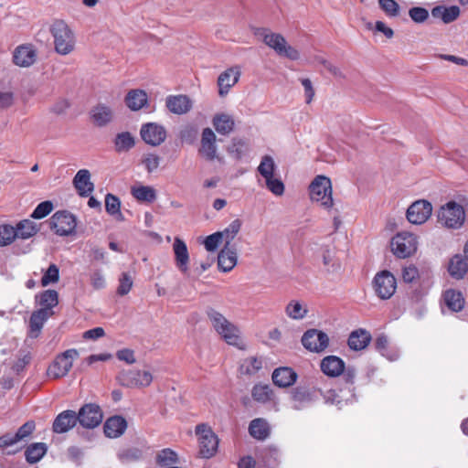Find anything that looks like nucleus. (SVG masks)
I'll use <instances>...</instances> for the list:
<instances>
[{"label": "nucleus", "instance_id": "1", "mask_svg": "<svg viewBox=\"0 0 468 468\" xmlns=\"http://www.w3.org/2000/svg\"><path fill=\"white\" fill-rule=\"evenodd\" d=\"M206 314L211 326L225 343L239 350L246 349V343L237 324L214 308H208Z\"/></svg>", "mask_w": 468, "mask_h": 468}, {"label": "nucleus", "instance_id": "2", "mask_svg": "<svg viewBox=\"0 0 468 468\" xmlns=\"http://www.w3.org/2000/svg\"><path fill=\"white\" fill-rule=\"evenodd\" d=\"M55 51L59 55H69L74 51L76 37L73 30L63 19H55L49 26Z\"/></svg>", "mask_w": 468, "mask_h": 468}, {"label": "nucleus", "instance_id": "3", "mask_svg": "<svg viewBox=\"0 0 468 468\" xmlns=\"http://www.w3.org/2000/svg\"><path fill=\"white\" fill-rule=\"evenodd\" d=\"M310 197L313 201L318 202L325 209L334 206L332 183L325 176H317L309 186Z\"/></svg>", "mask_w": 468, "mask_h": 468}, {"label": "nucleus", "instance_id": "4", "mask_svg": "<svg viewBox=\"0 0 468 468\" xmlns=\"http://www.w3.org/2000/svg\"><path fill=\"white\" fill-rule=\"evenodd\" d=\"M390 248L393 254L405 259L414 254L418 249L417 236L410 232H399L390 241Z\"/></svg>", "mask_w": 468, "mask_h": 468}, {"label": "nucleus", "instance_id": "5", "mask_svg": "<svg viewBox=\"0 0 468 468\" xmlns=\"http://www.w3.org/2000/svg\"><path fill=\"white\" fill-rule=\"evenodd\" d=\"M465 219L463 207L455 201H450L442 206L438 214V220L449 229H459Z\"/></svg>", "mask_w": 468, "mask_h": 468}, {"label": "nucleus", "instance_id": "6", "mask_svg": "<svg viewBox=\"0 0 468 468\" xmlns=\"http://www.w3.org/2000/svg\"><path fill=\"white\" fill-rule=\"evenodd\" d=\"M196 434L199 443V453L204 458H210L218 451V438L212 429L201 423L196 427Z\"/></svg>", "mask_w": 468, "mask_h": 468}, {"label": "nucleus", "instance_id": "7", "mask_svg": "<svg viewBox=\"0 0 468 468\" xmlns=\"http://www.w3.org/2000/svg\"><path fill=\"white\" fill-rule=\"evenodd\" d=\"M372 288L379 299H390L397 290V279L389 271H378L372 281Z\"/></svg>", "mask_w": 468, "mask_h": 468}, {"label": "nucleus", "instance_id": "8", "mask_svg": "<svg viewBox=\"0 0 468 468\" xmlns=\"http://www.w3.org/2000/svg\"><path fill=\"white\" fill-rule=\"evenodd\" d=\"M78 356L79 353L76 349H68L57 356L47 370L48 376L55 379L65 377L71 369L73 360Z\"/></svg>", "mask_w": 468, "mask_h": 468}, {"label": "nucleus", "instance_id": "9", "mask_svg": "<svg viewBox=\"0 0 468 468\" xmlns=\"http://www.w3.org/2000/svg\"><path fill=\"white\" fill-rule=\"evenodd\" d=\"M50 229L59 236H69L75 232L76 217L69 211L59 210L53 214L49 221Z\"/></svg>", "mask_w": 468, "mask_h": 468}, {"label": "nucleus", "instance_id": "10", "mask_svg": "<svg viewBox=\"0 0 468 468\" xmlns=\"http://www.w3.org/2000/svg\"><path fill=\"white\" fill-rule=\"evenodd\" d=\"M117 380L123 387L144 388L152 383L153 376L144 370H122L118 374Z\"/></svg>", "mask_w": 468, "mask_h": 468}, {"label": "nucleus", "instance_id": "11", "mask_svg": "<svg viewBox=\"0 0 468 468\" xmlns=\"http://www.w3.org/2000/svg\"><path fill=\"white\" fill-rule=\"evenodd\" d=\"M263 42L274 49L280 56L286 57L292 60H297L300 58L298 50L288 45L281 34L267 33L263 37Z\"/></svg>", "mask_w": 468, "mask_h": 468}, {"label": "nucleus", "instance_id": "12", "mask_svg": "<svg viewBox=\"0 0 468 468\" xmlns=\"http://www.w3.org/2000/svg\"><path fill=\"white\" fill-rule=\"evenodd\" d=\"M77 414L79 423L86 429H93L99 426L103 419L101 408L92 403L83 405Z\"/></svg>", "mask_w": 468, "mask_h": 468}, {"label": "nucleus", "instance_id": "13", "mask_svg": "<svg viewBox=\"0 0 468 468\" xmlns=\"http://www.w3.org/2000/svg\"><path fill=\"white\" fill-rule=\"evenodd\" d=\"M140 135L145 144L158 146L165 141L166 130L156 122H147L142 125Z\"/></svg>", "mask_w": 468, "mask_h": 468}, {"label": "nucleus", "instance_id": "14", "mask_svg": "<svg viewBox=\"0 0 468 468\" xmlns=\"http://www.w3.org/2000/svg\"><path fill=\"white\" fill-rule=\"evenodd\" d=\"M302 344L309 351L320 353L328 346L329 337L322 331L309 329L303 334Z\"/></svg>", "mask_w": 468, "mask_h": 468}, {"label": "nucleus", "instance_id": "15", "mask_svg": "<svg viewBox=\"0 0 468 468\" xmlns=\"http://www.w3.org/2000/svg\"><path fill=\"white\" fill-rule=\"evenodd\" d=\"M432 212L431 204L424 199L415 201L407 210L408 220L415 225L423 224L428 220Z\"/></svg>", "mask_w": 468, "mask_h": 468}, {"label": "nucleus", "instance_id": "16", "mask_svg": "<svg viewBox=\"0 0 468 468\" xmlns=\"http://www.w3.org/2000/svg\"><path fill=\"white\" fill-rule=\"evenodd\" d=\"M79 422L78 414L71 410H66L57 415L52 423V431L62 434L72 430Z\"/></svg>", "mask_w": 468, "mask_h": 468}, {"label": "nucleus", "instance_id": "17", "mask_svg": "<svg viewBox=\"0 0 468 468\" xmlns=\"http://www.w3.org/2000/svg\"><path fill=\"white\" fill-rule=\"evenodd\" d=\"M37 50L31 44H24L16 48L13 53V62L16 66L27 68L35 63Z\"/></svg>", "mask_w": 468, "mask_h": 468}, {"label": "nucleus", "instance_id": "18", "mask_svg": "<svg viewBox=\"0 0 468 468\" xmlns=\"http://www.w3.org/2000/svg\"><path fill=\"white\" fill-rule=\"evenodd\" d=\"M240 69L239 67H231L223 71L218 78V94L224 97L229 90L239 81Z\"/></svg>", "mask_w": 468, "mask_h": 468}, {"label": "nucleus", "instance_id": "19", "mask_svg": "<svg viewBox=\"0 0 468 468\" xmlns=\"http://www.w3.org/2000/svg\"><path fill=\"white\" fill-rule=\"evenodd\" d=\"M192 105L190 98L184 94L169 95L165 99L167 110L176 115L187 113L192 109Z\"/></svg>", "mask_w": 468, "mask_h": 468}, {"label": "nucleus", "instance_id": "20", "mask_svg": "<svg viewBox=\"0 0 468 468\" xmlns=\"http://www.w3.org/2000/svg\"><path fill=\"white\" fill-rule=\"evenodd\" d=\"M73 185L80 197H87L94 190V185L90 181V173L87 169H80L73 178Z\"/></svg>", "mask_w": 468, "mask_h": 468}, {"label": "nucleus", "instance_id": "21", "mask_svg": "<svg viewBox=\"0 0 468 468\" xmlns=\"http://www.w3.org/2000/svg\"><path fill=\"white\" fill-rule=\"evenodd\" d=\"M271 378L275 386L288 388L296 382L298 375L292 367H282L273 371Z\"/></svg>", "mask_w": 468, "mask_h": 468}, {"label": "nucleus", "instance_id": "22", "mask_svg": "<svg viewBox=\"0 0 468 468\" xmlns=\"http://www.w3.org/2000/svg\"><path fill=\"white\" fill-rule=\"evenodd\" d=\"M216 135L210 128H205L202 132L201 147L199 153L209 161L216 158Z\"/></svg>", "mask_w": 468, "mask_h": 468}, {"label": "nucleus", "instance_id": "23", "mask_svg": "<svg viewBox=\"0 0 468 468\" xmlns=\"http://www.w3.org/2000/svg\"><path fill=\"white\" fill-rule=\"evenodd\" d=\"M237 250L235 247L224 245L218 255V266L223 272L230 271L237 264Z\"/></svg>", "mask_w": 468, "mask_h": 468}, {"label": "nucleus", "instance_id": "24", "mask_svg": "<svg viewBox=\"0 0 468 468\" xmlns=\"http://www.w3.org/2000/svg\"><path fill=\"white\" fill-rule=\"evenodd\" d=\"M321 370L328 377H338L345 371V362L336 356H327L321 361Z\"/></svg>", "mask_w": 468, "mask_h": 468}, {"label": "nucleus", "instance_id": "25", "mask_svg": "<svg viewBox=\"0 0 468 468\" xmlns=\"http://www.w3.org/2000/svg\"><path fill=\"white\" fill-rule=\"evenodd\" d=\"M127 422L122 416L109 418L103 426L104 433L109 438H117L126 430Z\"/></svg>", "mask_w": 468, "mask_h": 468}, {"label": "nucleus", "instance_id": "26", "mask_svg": "<svg viewBox=\"0 0 468 468\" xmlns=\"http://www.w3.org/2000/svg\"><path fill=\"white\" fill-rule=\"evenodd\" d=\"M125 104L131 111H139L148 103V95L144 90H131L125 96Z\"/></svg>", "mask_w": 468, "mask_h": 468}, {"label": "nucleus", "instance_id": "27", "mask_svg": "<svg viewBox=\"0 0 468 468\" xmlns=\"http://www.w3.org/2000/svg\"><path fill=\"white\" fill-rule=\"evenodd\" d=\"M431 16L441 19L444 24H449L459 17L460 8L457 5H437L431 9Z\"/></svg>", "mask_w": 468, "mask_h": 468}, {"label": "nucleus", "instance_id": "28", "mask_svg": "<svg viewBox=\"0 0 468 468\" xmlns=\"http://www.w3.org/2000/svg\"><path fill=\"white\" fill-rule=\"evenodd\" d=\"M371 341V335L364 330L357 329L353 331L348 337V346L355 351L366 348Z\"/></svg>", "mask_w": 468, "mask_h": 468}, {"label": "nucleus", "instance_id": "29", "mask_svg": "<svg viewBox=\"0 0 468 468\" xmlns=\"http://www.w3.org/2000/svg\"><path fill=\"white\" fill-rule=\"evenodd\" d=\"M173 249L176 256V266L182 272L186 273L188 270L187 264L189 260L186 243L182 239L176 238L175 239Z\"/></svg>", "mask_w": 468, "mask_h": 468}, {"label": "nucleus", "instance_id": "30", "mask_svg": "<svg viewBox=\"0 0 468 468\" xmlns=\"http://www.w3.org/2000/svg\"><path fill=\"white\" fill-rule=\"evenodd\" d=\"M52 314L46 309H39L35 311L29 320L30 336L37 337L43 327L44 323Z\"/></svg>", "mask_w": 468, "mask_h": 468}, {"label": "nucleus", "instance_id": "31", "mask_svg": "<svg viewBox=\"0 0 468 468\" xmlns=\"http://www.w3.org/2000/svg\"><path fill=\"white\" fill-rule=\"evenodd\" d=\"M14 229L16 239H28L39 231V227L30 219L20 220Z\"/></svg>", "mask_w": 468, "mask_h": 468}, {"label": "nucleus", "instance_id": "32", "mask_svg": "<svg viewBox=\"0 0 468 468\" xmlns=\"http://www.w3.org/2000/svg\"><path fill=\"white\" fill-rule=\"evenodd\" d=\"M249 433L251 437L259 441L267 439L270 435L268 422L262 418L252 420L249 425Z\"/></svg>", "mask_w": 468, "mask_h": 468}, {"label": "nucleus", "instance_id": "33", "mask_svg": "<svg viewBox=\"0 0 468 468\" xmlns=\"http://www.w3.org/2000/svg\"><path fill=\"white\" fill-rule=\"evenodd\" d=\"M446 306L452 312H460L464 307V298L460 291L454 289L446 290L443 293Z\"/></svg>", "mask_w": 468, "mask_h": 468}, {"label": "nucleus", "instance_id": "34", "mask_svg": "<svg viewBox=\"0 0 468 468\" xmlns=\"http://www.w3.org/2000/svg\"><path fill=\"white\" fill-rule=\"evenodd\" d=\"M448 271L452 278L461 280L468 271V264L461 255L456 254L450 260Z\"/></svg>", "mask_w": 468, "mask_h": 468}, {"label": "nucleus", "instance_id": "35", "mask_svg": "<svg viewBox=\"0 0 468 468\" xmlns=\"http://www.w3.org/2000/svg\"><path fill=\"white\" fill-rule=\"evenodd\" d=\"M48 446L45 442H34L29 444L25 451V457L28 463L34 464L39 462L47 453Z\"/></svg>", "mask_w": 468, "mask_h": 468}, {"label": "nucleus", "instance_id": "36", "mask_svg": "<svg viewBox=\"0 0 468 468\" xmlns=\"http://www.w3.org/2000/svg\"><path fill=\"white\" fill-rule=\"evenodd\" d=\"M91 118L96 125L104 126L112 119V109L103 104L97 105L91 111Z\"/></svg>", "mask_w": 468, "mask_h": 468}, {"label": "nucleus", "instance_id": "37", "mask_svg": "<svg viewBox=\"0 0 468 468\" xmlns=\"http://www.w3.org/2000/svg\"><path fill=\"white\" fill-rule=\"evenodd\" d=\"M262 368V360L256 356H249L243 359L239 371L241 375L254 376Z\"/></svg>", "mask_w": 468, "mask_h": 468}, {"label": "nucleus", "instance_id": "38", "mask_svg": "<svg viewBox=\"0 0 468 468\" xmlns=\"http://www.w3.org/2000/svg\"><path fill=\"white\" fill-rule=\"evenodd\" d=\"M234 120L231 116L221 113L213 118V125L216 131L220 134H229L234 128Z\"/></svg>", "mask_w": 468, "mask_h": 468}, {"label": "nucleus", "instance_id": "39", "mask_svg": "<svg viewBox=\"0 0 468 468\" xmlns=\"http://www.w3.org/2000/svg\"><path fill=\"white\" fill-rule=\"evenodd\" d=\"M133 197L140 202L152 203L156 199L154 188L149 186H138L131 188Z\"/></svg>", "mask_w": 468, "mask_h": 468}, {"label": "nucleus", "instance_id": "40", "mask_svg": "<svg viewBox=\"0 0 468 468\" xmlns=\"http://www.w3.org/2000/svg\"><path fill=\"white\" fill-rule=\"evenodd\" d=\"M251 397L255 401L265 404L272 399L273 391L269 385L259 383L253 386Z\"/></svg>", "mask_w": 468, "mask_h": 468}, {"label": "nucleus", "instance_id": "41", "mask_svg": "<svg viewBox=\"0 0 468 468\" xmlns=\"http://www.w3.org/2000/svg\"><path fill=\"white\" fill-rule=\"evenodd\" d=\"M105 209L108 214L114 217L117 220H123V215L121 212V201L116 196L112 194L106 195Z\"/></svg>", "mask_w": 468, "mask_h": 468}, {"label": "nucleus", "instance_id": "42", "mask_svg": "<svg viewBox=\"0 0 468 468\" xmlns=\"http://www.w3.org/2000/svg\"><path fill=\"white\" fill-rule=\"evenodd\" d=\"M134 144V139L128 132L118 133L114 140L115 150L119 153L130 150Z\"/></svg>", "mask_w": 468, "mask_h": 468}, {"label": "nucleus", "instance_id": "43", "mask_svg": "<svg viewBox=\"0 0 468 468\" xmlns=\"http://www.w3.org/2000/svg\"><path fill=\"white\" fill-rule=\"evenodd\" d=\"M39 304L41 309H46L49 312L58 303V294L55 290H46L38 296Z\"/></svg>", "mask_w": 468, "mask_h": 468}, {"label": "nucleus", "instance_id": "44", "mask_svg": "<svg viewBox=\"0 0 468 468\" xmlns=\"http://www.w3.org/2000/svg\"><path fill=\"white\" fill-rule=\"evenodd\" d=\"M307 308L295 300L291 301L285 308L286 314L294 320L303 319L307 314Z\"/></svg>", "mask_w": 468, "mask_h": 468}, {"label": "nucleus", "instance_id": "45", "mask_svg": "<svg viewBox=\"0 0 468 468\" xmlns=\"http://www.w3.org/2000/svg\"><path fill=\"white\" fill-rule=\"evenodd\" d=\"M241 221L239 219L233 220L223 231H218L221 233V237L223 241H225V245L229 247H233L231 242L233 241L236 235L240 230Z\"/></svg>", "mask_w": 468, "mask_h": 468}, {"label": "nucleus", "instance_id": "46", "mask_svg": "<svg viewBox=\"0 0 468 468\" xmlns=\"http://www.w3.org/2000/svg\"><path fill=\"white\" fill-rule=\"evenodd\" d=\"M262 461L267 467H275L281 463L282 454L280 451L273 447H269L262 452Z\"/></svg>", "mask_w": 468, "mask_h": 468}, {"label": "nucleus", "instance_id": "47", "mask_svg": "<svg viewBox=\"0 0 468 468\" xmlns=\"http://www.w3.org/2000/svg\"><path fill=\"white\" fill-rule=\"evenodd\" d=\"M16 239V231L13 226L9 224L0 225V247L12 244Z\"/></svg>", "mask_w": 468, "mask_h": 468}, {"label": "nucleus", "instance_id": "48", "mask_svg": "<svg viewBox=\"0 0 468 468\" xmlns=\"http://www.w3.org/2000/svg\"><path fill=\"white\" fill-rule=\"evenodd\" d=\"M177 461L176 452L169 448L163 449L156 456V463L161 466L175 464Z\"/></svg>", "mask_w": 468, "mask_h": 468}, {"label": "nucleus", "instance_id": "49", "mask_svg": "<svg viewBox=\"0 0 468 468\" xmlns=\"http://www.w3.org/2000/svg\"><path fill=\"white\" fill-rule=\"evenodd\" d=\"M275 164L271 156L264 155L258 166L259 173L265 178L269 179L273 176Z\"/></svg>", "mask_w": 468, "mask_h": 468}, {"label": "nucleus", "instance_id": "50", "mask_svg": "<svg viewBox=\"0 0 468 468\" xmlns=\"http://www.w3.org/2000/svg\"><path fill=\"white\" fill-rule=\"evenodd\" d=\"M59 280V269L52 263L48 266V270L44 272L41 278V285L46 287L50 283H55Z\"/></svg>", "mask_w": 468, "mask_h": 468}, {"label": "nucleus", "instance_id": "51", "mask_svg": "<svg viewBox=\"0 0 468 468\" xmlns=\"http://www.w3.org/2000/svg\"><path fill=\"white\" fill-rule=\"evenodd\" d=\"M315 391L316 389L311 390L306 388L298 387L292 392V399L299 403L310 402L313 400Z\"/></svg>", "mask_w": 468, "mask_h": 468}, {"label": "nucleus", "instance_id": "52", "mask_svg": "<svg viewBox=\"0 0 468 468\" xmlns=\"http://www.w3.org/2000/svg\"><path fill=\"white\" fill-rule=\"evenodd\" d=\"M36 430V423L34 420L25 422L15 433V439L18 441H27Z\"/></svg>", "mask_w": 468, "mask_h": 468}, {"label": "nucleus", "instance_id": "53", "mask_svg": "<svg viewBox=\"0 0 468 468\" xmlns=\"http://www.w3.org/2000/svg\"><path fill=\"white\" fill-rule=\"evenodd\" d=\"M53 210V204L51 201H43L39 203L31 214V218L41 219L47 217Z\"/></svg>", "mask_w": 468, "mask_h": 468}, {"label": "nucleus", "instance_id": "54", "mask_svg": "<svg viewBox=\"0 0 468 468\" xmlns=\"http://www.w3.org/2000/svg\"><path fill=\"white\" fill-rule=\"evenodd\" d=\"M133 279L127 272L122 273L119 279V286L117 288V293L121 296L126 295L133 287Z\"/></svg>", "mask_w": 468, "mask_h": 468}, {"label": "nucleus", "instance_id": "55", "mask_svg": "<svg viewBox=\"0 0 468 468\" xmlns=\"http://www.w3.org/2000/svg\"><path fill=\"white\" fill-rule=\"evenodd\" d=\"M409 16L415 23H423L428 19L429 12L424 7L415 6L409 10Z\"/></svg>", "mask_w": 468, "mask_h": 468}, {"label": "nucleus", "instance_id": "56", "mask_svg": "<svg viewBox=\"0 0 468 468\" xmlns=\"http://www.w3.org/2000/svg\"><path fill=\"white\" fill-rule=\"evenodd\" d=\"M223 242L221 233L215 232L207 236L204 241L205 248L207 251H214L218 249L220 243Z\"/></svg>", "mask_w": 468, "mask_h": 468}, {"label": "nucleus", "instance_id": "57", "mask_svg": "<svg viewBox=\"0 0 468 468\" xmlns=\"http://www.w3.org/2000/svg\"><path fill=\"white\" fill-rule=\"evenodd\" d=\"M381 9L389 16H396L399 14V5L395 0H378Z\"/></svg>", "mask_w": 468, "mask_h": 468}, {"label": "nucleus", "instance_id": "58", "mask_svg": "<svg viewBox=\"0 0 468 468\" xmlns=\"http://www.w3.org/2000/svg\"><path fill=\"white\" fill-rule=\"evenodd\" d=\"M266 180L267 188L276 196H282L284 192V185L282 180L274 178L273 176Z\"/></svg>", "mask_w": 468, "mask_h": 468}, {"label": "nucleus", "instance_id": "59", "mask_svg": "<svg viewBox=\"0 0 468 468\" xmlns=\"http://www.w3.org/2000/svg\"><path fill=\"white\" fill-rule=\"evenodd\" d=\"M246 151V144L241 139H233L231 145L229 147V152L235 155L237 159L241 158Z\"/></svg>", "mask_w": 468, "mask_h": 468}, {"label": "nucleus", "instance_id": "60", "mask_svg": "<svg viewBox=\"0 0 468 468\" xmlns=\"http://www.w3.org/2000/svg\"><path fill=\"white\" fill-rule=\"evenodd\" d=\"M160 157L154 154H146L143 159V164L145 166L147 172L152 173L156 170L159 166Z\"/></svg>", "mask_w": 468, "mask_h": 468}, {"label": "nucleus", "instance_id": "61", "mask_svg": "<svg viewBox=\"0 0 468 468\" xmlns=\"http://www.w3.org/2000/svg\"><path fill=\"white\" fill-rule=\"evenodd\" d=\"M419 277V270L414 265H409L402 270V279L405 282H412Z\"/></svg>", "mask_w": 468, "mask_h": 468}, {"label": "nucleus", "instance_id": "62", "mask_svg": "<svg viewBox=\"0 0 468 468\" xmlns=\"http://www.w3.org/2000/svg\"><path fill=\"white\" fill-rule=\"evenodd\" d=\"M301 83L303 86L304 89V95H305V101L306 103H311L314 97V89L313 87V84L311 80L307 78L302 79Z\"/></svg>", "mask_w": 468, "mask_h": 468}, {"label": "nucleus", "instance_id": "63", "mask_svg": "<svg viewBox=\"0 0 468 468\" xmlns=\"http://www.w3.org/2000/svg\"><path fill=\"white\" fill-rule=\"evenodd\" d=\"M116 356L119 360L124 361L127 364H133L136 361L135 356H134V352L128 348L119 350L116 353Z\"/></svg>", "mask_w": 468, "mask_h": 468}, {"label": "nucleus", "instance_id": "64", "mask_svg": "<svg viewBox=\"0 0 468 468\" xmlns=\"http://www.w3.org/2000/svg\"><path fill=\"white\" fill-rule=\"evenodd\" d=\"M104 335H105V332L102 327H95V328L85 331L83 333L82 337L86 340H96L98 338L102 337Z\"/></svg>", "mask_w": 468, "mask_h": 468}]
</instances>
